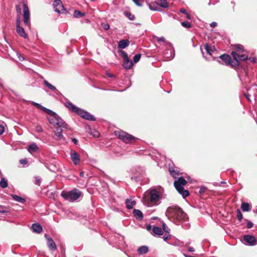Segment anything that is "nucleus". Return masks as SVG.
<instances>
[{"instance_id":"4be33fe9","label":"nucleus","mask_w":257,"mask_h":257,"mask_svg":"<svg viewBox=\"0 0 257 257\" xmlns=\"http://www.w3.org/2000/svg\"><path fill=\"white\" fill-rule=\"evenodd\" d=\"M63 127L58 126L56 128V131L55 132V135L56 137L57 140H60L63 138V135L62 134Z\"/></svg>"},{"instance_id":"4c0bfd02","label":"nucleus","mask_w":257,"mask_h":257,"mask_svg":"<svg viewBox=\"0 0 257 257\" xmlns=\"http://www.w3.org/2000/svg\"><path fill=\"white\" fill-rule=\"evenodd\" d=\"M181 25L186 28H190L191 27L190 23L188 21H184L181 23Z\"/></svg>"},{"instance_id":"6e6d98bb","label":"nucleus","mask_w":257,"mask_h":257,"mask_svg":"<svg viewBox=\"0 0 257 257\" xmlns=\"http://www.w3.org/2000/svg\"><path fill=\"white\" fill-rule=\"evenodd\" d=\"M246 226L248 228H251L253 226V223L249 221L247 222Z\"/></svg>"},{"instance_id":"cd10ccee","label":"nucleus","mask_w":257,"mask_h":257,"mask_svg":"<svg viewBox=\"0 0 257 257\" xmlns=\"http://www.w3.org/2000/svg\"><path fill=\"white\" fill-rule=\"evenodd\" d=\"M11 196L14 200L18 202L23 203L25 202V199L24 198L21 197L16 195H12Z\"/></svg>"},{"instance_id":"864d4df0","label":"nucleus","mask_w":257,"mask_h":257,"mask_svg":"<svg viewBox=\"0 0 257 257\" xmlns=\"http://www.w3.org/2000/svg\"><path fill=\"white\" fill-rule=\"evenodd\" d=\"M41 182V179L39 177L35 178V184L38 185H40Z\"/></svg>"},{"instance_id":"f704fd0d","label":"nucleus","mask_w":257,"mask_h":257,"mask_svg":"<svg viewBox=\"0 0 257 257\" xmlns=\"http://www.w3.org/2000/svg\"><path fill=\"white\" fill-rule=\"evenodd\" d=\"M169 172L170 174L174 177H176V175L179 174L178 172L175 171L173 168L169 167Z\"/></svg>"},{"instance_id":"1a4fd4ad","label":"nucleus","mask_w":257,"mask_h":257,"mask_svg":"<svg viewBox=\"0 0 257 257\" xmlns=\"http://www.w3.org/2000/svg\"><path fill=\"white\" fill-rule=\"evenodd\" d=\"M150 201L153 204H157L160 199L162 198L161 195L156 189H153L150 191Z\"/></svg>"},{"instance_id":"603ef678","label":"nucleus","mask_w":257,"mask_h":257,"mask_svg":"<svg viewBox=\"0 0 257 257\" xmlns=\"http://www.w3.org/2000/svg\"><path fill=\"white\" fill-rule=\"evenodd\" d=\"M207 188L206 187L203 186L199 190V193L200 194H202L204 193L207 190Z\"/></svg>"},{"instance_id":"bb28decb","label":"nucleus","mask_w":257,"mask_h":257,"mask_svg":"<svg viewBox=\"0 0 257 257\" xmlns=\"http://www.w3.org/2000/svg\"><path fill=\"white\" fill-rule=\"evenodd\" d=\"M149 251V248L147 246H142L138 249V251L140 254H143L147 253Z\"/></svg>"},{"instance_id":"7c9ffc66","label":"nucleus","mask_w":257,"mask_h":257,"mask_svg":"<svg viewBox=\"0 0 257 257\" xmlns=\"http://www.w3.org/2000/svg\"><path fill=\"white\" fill-rule=\"evenodd\" d=\"M32 104L33 105L36 106L38 109H41L44 111V112H46L47 110H48V108L43 106L39 103H36L35 102H32Z\"/></svg>"},{"instance_id":"a19ab883","label":"nucleus","mask_w":257,"mask_h":257,"mask_svg":"<svg viewBox=\"0 0 257 257\" xmlns=\"http://www.w3.org/2000/svg\"><path fill=\"white\" fill-rule=\"evenodd\" d=\"M125 15L130 20H134L135 19L134 15L131 14V13L129 12L125 13Z\"/></svg>"},{"instance_id":"c756f323","label":"nucleus","mask_w":257,"mask_h":257,"mask_svg":"<svg viewBox=\"0 0 257 257\" xmlns=\"http://www.w3.org/2000/svg\"><path fill=\"white\" fill-rule=\"evenodd\" d=\"M8 182L7 180L5 178H3L1 179L0 181V186L2 188H6L8 187Z\"/></svg>"},{"instance_id":"3c124183","label":"nucleus","mask_w":257,"mask_h":257,"mask_svg":"<svg viewBox=\"0 0 257 257\" xmlns=\"http://www.w3.org/2000/svg\"><path fill=\"white\" fill-rule=\"evenodd\" d=\"M16 10L18 15H20L21 13V4H19L16 6Z\"/></svg>"},{"instance_id":"a878e982","label":"nucleus","mask_w":257,"mask_h":257,"mask_svg":"<svg viewBox=\"0 0 257 257\" xmlns=\"http://www.w3.org/2000/svg\"><path fill=\"white\" fill-rule=\"evenodd\" d=\"M133 65V62L128 59V58L124 60L123 66L125 69H130Z\"/></svg>"},{"instance_id":"dca6fc26","label":"nucleus","mask_w":257,"mask_h":257,"mask_svg":"<svg viewBox=\"0 0 257 257\" xmlns=\"http://www.w3.org/2000/svg\"><path fill=\"white\" fill-rule=\"evenodd\" d=\"M39 147L35 143H33L30 144L28 148V151L31 154L34 152H37L39 151Z\"/></svg>"},{"instance_id":"0e129e2a","label":"nucleus","mask_w":257,"mask_h":257,"mask_svg":"<svg viewBox=\"0 0 257 257\" xmlns=\"http://www.w3.org/2000/svg\"><path fill=\"white\" fill-rule=\"evenodd\" d=\"M152 229V226L151 225H148L147 226V229L148 231H151Z\"/></svg>"},{"instance_id":"c03bdc74","label":"nucleus","mask_w":257,"mask_h":257,"mask_svg":"<svg viewBox=\"0 0 257 257\" xmlns=\"http://www.w3.org/2000/svg\"><path fill=\"white\" fill-rule=\"evenodd\" d=\"M120 53L121 54V57L123 58V60L128 58L127 54L124 51H120Z\"/></svg>"},{"instance_id":"338daca9","label":"nucleus","mask_w":257,"mask_h":257,"mask_svg":"<svg viewBox=\"0 0 257 257\" xmlns=\"http://www.w3.org/2000/svg\"><path fill=\"white\" fill-rule=\"evenodd\" d=\"M163 239L165 240V241H167V239L169 238V236H163Z\"/></svg>"},{"instance_id":"72a5a7b5","label":"nucleus","mask_w":257,"mask_h":257,"mask_svg":"<svg viewBox=\"0 0 257 257\" xmlns=\"http://www.w3.org/2000/svg\"><path fill=\"white\" fill-rule=\"evenodd\" d=\"M73 16L75 18H80L84 16V14L81 13L78 10H75L74 12Z\"/></svg>"},{"instance_id":"c85d7f7f","label":"nucleus","mask_w":257,"mask_h":257,"mask_svg":"<svg viewBox=\"0 0 257 257\" xmlns=\"http://www.w3.org/2000/svg\"><path fill=\"white\" fill-rule=\"evenodd\" d=\"M241 208L243 211H249L250 210V206L247 203H242L241 205Z\"/></svg>"},{"instance_id":"f8f14e48","label":"nucleus","mask_w":257,"mask_h":257,"mask_svg":"<svg viewBox=\"0 0 257 257\" xmlns=\"http://www.w3.org/2000/svg\"><path fill=\"white\" fill-rule=\"evenodd\" d=\"M71 159L75 165H77L80 161V157L79 155L74 151L71 150L70 152Z\"/></svg>"},{"instance_id":"37998d69","label":"nucleus","mask_w":257,"mask_h":257,"mask_svg":"<svg viewBox=\"0 0 257 257\" xmlns=\"http://www.w3.org/2000/svg\"><path fill=\"white\" fill-rule=\"evenodd\" d=\"M91 135H92L95 138H98L100 136L99 133L95 130H93L91 133Z\"/></svg>"},{"instance_id":"a18cd8bd","label":"nucleus","mask_w":257,"mask_h":257,"mask_svg":"<svg viewBox=\"0 0 257 257\" xmlns=\"http://www.w3.org/2000/svg\"><path fill=\"white\" fill-rule=\"evenodd\" d=\"M136 5L141 7L143 5V1L141 0H132Z\"/></svg>"},{"instance_id":"e433bc0d","label":"nucleus","mask_w":257,"mask_h":257,"mask_svg":"<svg viewBox=\"0 0 257 257\" xmlns=\"http://www.w3.org/2000/svg\"><path fill=\"white\" fill-rule=\"evenodd\" d=\"M141 54H138L134 56L133 58V61L135 63H137L139 61V60L141 59Z\"/></svg>"},{"instance_id":"49530a36","label":"nucleus","mask_w":257,"mask_h":257,"mask_svg":"<svg viewBox=\"0 0 257 257\" xmlns=\"http://www.w3.org/2000/svg\"><path fill=\"white\" fill-rule=\"evenodd\" d=\"M36 131L38 133H41L43 132V128L40 125H37L36 126Z\"/></svg>"},{"instance_id":"ea45409f","label":"nucleus","mask_w":257,"mask_h":257,"mask_svg":"<svg viewBox=\"0 0 257 257\" xmlns=\"http://www.w3.org/2000/svg\"><path fill=\"white\" fill-rule=\"evenodd\" d=\"M162 227H163V230L165 232H167V233L169 232L170 229L169 228V227L167 226V225L164 222H163L162 223Z\"/></svg>"},{"instance_id":"6e6552de","label":"nucleus","mask_w":257,"mask_h":257,"mask_svg":"<svg viewBox=\"0 0 257 257\" xmlns=\"http://www.w3.org/2000/svg\"><path fill=\"white\" fill-rule=\"evenodd\" d=\"M24 23L26 26L30 28V13L28 5L26 4H23Z\"/></svg>"},{"instance_id":"20e7f679","label":"nucleus","mask_w":257,"mask_h":257,"mask_svg":"<svg viewBox=\"0 0 257 257\" xmlns=\"http://www.w3.org/2000/svg\"><path fill=\"white\" fill-rule=\"evenodd\" d=\"M65 106L69 110H71L73 112L77 113L81 117L86 120L90 121H94L95 120V117L92 115L90 114L87 111H85L84 110L81 109L80 108L77 107L76 106L72 104L71 102H66L65 103Z\"/></svg>"},{"instance_id":"774afa93","label":"nucleus","mask_w":257,"mask_h":257,"mask_svg":"<svg viewBox=\"0 0 257 257\" xmlns=\"http://www.w3.org/2000/svg\"><path fill=\"white\" fill-rule=\"evenodd\" d=\"M244 95H245V97H246V98L248 100H249V101H250V99H249V95L248 94H245V93L244 94Z\"/></svg>"},{"instance_id":"39448f33","label":"nucleus","mask_w":257,"mask_h":257,"mask_svg":"<svg viewBox=\"0 0 257 257\" xmlns=\"http://www.w3.org/2000/svg\"><path fill=\"white\" fill-rule=\"evenodd\" d=\"M186 181L182 177H179L174 183V185L178 192L185 198L189 195V191L184 189L183 186L186 185Z\"/></svg>"},{"instance_id":"6ab92c4d","label":"nucleus","mask_w":257,"mask_h":257,"mask_svg":"<svg viewBox=\"0 0 257 257\" xmlns=\"http://www.w3.org/2000/svg\"><path fill=\"white\" fill-rule=\"evenodd\" d=\"M32 229L33 232L39 233L42 231V227L38 223H34L32 225Z\"/></svg>"},{"instance_id":"7ed1b4c3","label":"nucleus","mask_w":257,"mask_h":257,"mask_svg":"<svg viewBox=\"0 0 257 257\" xmlns=\"http://www.w3.org/2000/svg\"><path fill=\"white\" fill-rule=\"evenodd\" d=\"M45 112L48 114L47 118L51 124L67 128V124L55 112L49 109H48Z\"/></svg>"},{"instance_id":"9d476101","label":"nucleus","mask_w":257,"mask_h":257,"mask_svg":"<svg viewBox=\"0 0 257 257\" xmlns=\"http://www.w3.org/2000/svg\"><path fill=\"white\" fill-rule=\"evenodd\" d=\"M243 241H244V244L250 246L255 245L257 243V240L255 237L250 235H244Z\"/></svg>"},{"instance_id":"09e8293b","label":"nucleus","mask_w":257,"mask_h":257,"mask_svg":"<svg viewBox=\"0 0 257 257\" xmlns=\"http://www.w3.org/2000/svg\"><path fill=\"white\" fill-rule=\"evenodd\" d=\"M8 211L6 210V208L3 206H0V213H7Z\"/></svg>"},{"instance_id":"052dcab7","label":"nucleus","mask_w":257,"mask_h":257,"mask_svg":"<svg viewBox=\"0 0 257 257\" xmlns=\"http://www.w3.org/2000/svg\"><path fill=\"white\" fill-rule=\"evenodd\" d=\"M19 59L20 61H23L24 60V57L23 56H21L20 54H19Z\"/></svg>"},{"instance_id":"aec40b11","label":"nucleus","mask_w":257,"mask_h":257,"mask_svg":"<svg viewBox=\"0 0 257 257\" xmlns=\"http://www.w3.org/2000/svg\"><path fill=\"white\" fill-rule=\"evenodd\" d=\"M204 47L206 51V53L210 55H211L212 53L215 50L214 46L209 45L207 43L204 45Z\"/></svg>"},{"instance_id":"c9c22d12","label":"nucleus","mask_w":257,"mask_h":257,"mask_svg":"<svg viewBox=\"0 0 257 257\" xmlns=\"http://www.w3.org/2000/svg\"><path fill=\"white\" fill-rule=\"evenodd\" d=\"M154 39L159 42H164L165 45L167 44V42L165 41V39L164 37H158L156 36L154 37Z\"/></svg>"},{"instance_id":"e2e57ef3","label":"nucleus","mask_w":257,"mask_h":257,"mask_svg":"<svg viewBox=\"0 0 257 257\" xmlns=\"http://www.w3.org/2000/svg\"><path fill=\"white\" fill-rule=\"evenodd\" d=\"M72 142L74 143V144H77V142H78V141H77V139H75V138H73V139H72Z\"/></svg>"},{"instance_id":"a211bd4d","label":"nucleus","mask_w":257,"mask_h":257,"mask_svg":"<svg viewBox=\"0 0 257 257\" xmlns=\"http://www.w3.org/2000/svg\"><path fill=\"white\" fill-rule=\"evenodd\" d=\"M130 44V41L128 40H120L118 44V48L123 49L127 47Z\"/></svg>"},{"instance_id":"de8ad7c7","label":"nucleus","mask_w":257,"mask_h":257,"mask_svg":"<svg viewBox=\"0 0 257 257\" xmlns=\"http://www.w3.org/2000/svg\"><path fill=\"white\" fill-rule=\"evenodd\" d=\"M102 26L103 28V29L105 30H108L110 27L108 23H102Z\"/></svg>"},{"instance_id":"680f3d73","label":"nucleus","mask_w":257,"mask_h":257,"mask_svg":"<svg viewBox=\"0 0 257 257\" xmlns=\"http://www.w3.org/2000/svg\"><path fill=\"white\" fill-rule=\"evenodd\" d=\"M106 75L108 77H110V78L113 77V76H114V75L112 74H111V73H108V72L106 73Z\"/></svg>"},{"instance_id":"423d86ee","label":"nucleus","mask_w":257,"mask_h":257,"mask_svg":"<svg viewBox=\"0 0 257 257\" xmlns=\"http://www.w3.org/2000/svg\"><path fill=\"white\" fill-rule=\"evenodd\" d=\"M81 195V192L77 189H74L69 192L62 191L61 196L66 200L73 202L78 199Z\"/></svg>"},{"instance_id":"4468645a","label":"nucleus","mask_w":257,"mask_h":257,"mask_svg":"<svg viewBox=\"0 0 257 257\" xmlns=\"http://www.w3.org/2000/svg\"><path fill=\"white\" fill-rule=\"evenodd\" d=\"M219 58L222 60L223 61H224L225 62V63H226V65H230L231 66H232L231 64H234L233 63V62L234 61H231V57L227 55V54H223V55H221Z\"/></svg>"},{"instance_id":"5701e85b","label":"nucleus","mask_w":257,"mask_h":257,"mask_svg":"<svg viewBox=\"0 0 257 257\" xmlns=\"http://www.w3.org/2000/svg\"><path fill=\"white\" fill-rule=\"evenodd\" d=\"M133 215L137 219L142 220L143 218V214L142 211L139 209L133 210Z\"/></svg>"},{"instance_id":"9b49d317","label":"nucleus","mask_w":257,"mask_h":257,"mask_svg":"<svg viewBox=\"0 0 257 257\" xmlns=\"http://www.w3.org/2000/svg\"><path fill=\"white\" fill-rule=\"evenodd\" d=\"M54 11L58 13H64L66 10L60 0H55L53 3Z\"/></svg>"},{"instance_id":"f257e3e1","label":"nucleus","mask_w":257,"mask_h":257,"mask_svg":"<svg viewBox=\"0 0 257 257\" xmlns=\"http://www.w3.org/2000/svg\"><path fill=\"white\" fill-rule=\"evenodd\" d=\"M166 214L169 218H171L178 221H185L187 218L186 214L181 208L176 206L168 207Z\"/></svg>"},{"instance_id":"b1692460","label":"nucleus","mask_w":257,"mask_h":257,"mask_svg":"<svg viewBox=\"0 0 257 257\" xmlns=\"http://www.w3.org/2000/svg\"><path fill=\"white\" fill-rule=\"evenodd\" d=\"M148 5L150 10L154 11H161L158 7V5L156 4V0L155 3H149Z\"/></svg>"},{"instance_id":"2eb2a0df","label":"nucleus","mask_w":257,"mask_h":257,"mask_svg":"<svg viewBox=\"0 0 257 257\" xmlns=\"http://www.w3.org/2000/svg\"><path fill=\"white\" fill-rule=\"evenodd\" d=\"M16 32L19 35L25 39L28 38V35L25 32L24 29L22 27H16Z\"/></svg>"},{"instance_id":"ddd939ff","label":"nucleus","mask_w":257,"mask_h":257,"mask_svg":"<svg viewBox=\"0 0 257 257\" xmlns=\"http://www.w3.org/2000/svg\"><path fill=\"white\" fill-rule=\"evenodd\" d=\"M45 237L47 240V245L49 248L53 251L55 250L57 248V246L54 240L47 235H45Z\"/></svg>"},{"instance_id":"0eeeda50","label":"nucleus","mask_w":257,"mask_h":257,"mask_svg":"<svg viewBox=\"0 0 257 257\" xmlns=\"http://www.w3.org/2000/svg\"><path fill=\"white\" fill-rule=\"evenodd\" d=\"M115 134L119 139L126 144H133L137 140L135 137L123 131H116Z\"/></svg>"},{"instance_id":"473e14b6","label":"nucleus","mask_w":257,"mask_h":257,"mask_svg":"<svg viewBox=\"0 0 257 257\" xmlns=\"http://www.w3.org/2000/svg\"><path fill=\"white\" fill-rule=\"evenodd\" d=\"M164 57L168 58H172L174 55L172 54L171 51L169 49L166 50L164 52Z\"/></svg>"},{"instance_id":"58836bf2","label":"nucleus","mask_w":257,"mask_h":257,"mask_svg":"<svg viewBox=\"0 0 257 257\" xmlns=\"http://www.w3.org/2000/svg\"><path fill=\"white\" fill-rule=\"evenodd\" d=\"M242 214L239 209L237 210V218L240 221L242 219Z\"/></svg>"},{"instance_id":"393cba45","label":"nucleus","mask_w":257,"mask_h":257,"mask_svg":"<svg viewBox=\"0 0 257 257\" xmlns=\"http://www.w3.org/2000/svg\"><path fill=\"white\" fill-rule=\"evenodd\" d=\"M153 233L154 235H161L163 234V231L161 228L158 226H154L152 228Z\"/></svg>"},{"instance_id":"f03ea898","label":"nucleus","mask_w":257,"mask_h":257,"mask_svg":"<svg viewBox=\"0 0 257 257\" xmlns=\"http://www.w3.org/2000/svg\"><path fill=\"white\" fill-rule=\"evenodd\" d=\"M235 51L231 52V55L234 59V64H231L233 67H238L239 65V61H244L248 59V55L240 54V53L243 52V47L242 45H236L235 46Z\"/></svg>"},{"instance_id":"8fccbe9b","label":"nucleus","mask_w":257,"mask_h":257,"mask_svg":"<svg viewBox=\"0 0 257 257\" xmlns=\"http://www.w3.org/2000/svg\"><path fill=\"white\" fill-rule=\"evenodd\" d=\"M20 163L21 164H22L23 165H25L28 163V161L26 158L21 159L20 160Z\"/></svg>"},{"instance_id":"13d9d810","label":"nucleus","mask_w":257,"mask_h":257,"mask_svg":"<svg viewBox=\"0 0 257 257\" xmlns=\"http://www.w3.org/2000/svg\"><path fill=\"white\" fill-rule=\"evenodd\" d=\"M188 250L190 252H194L195 251V249L194 247H189L188 248Z\"/></svg>"},{"instance_id":"69168bd1","label":"nucleus","mask_w":257,"mask_h":257,"mask_svg":"<svg viewBox=\"0 0 257 257\" xmlns=\"http://www.w3.org/2000/svg\"><path fill=\"white\" fill-rule=\"evenodd\" d=\"M185 15L186 16V18H187V19H188V20H190L191 19V17L189 15V14L188 13H187V14H186Z\"/></svg>"},{"instance_id":"412c9836","label":"nucleus","mask_w":257,"mask_h":257,"mask_svg":"<svg viewBox=\"0 0 257 257\" xmlns=\"http://www.w3.org/2000/svg\"><path fill=\"white\" fill-rule=\"evenodd\" d=\"M156 4L158 6H160L164 9H167L169 7V4L167 0H156Z\"/></svg>"},{"instance_id":"5fc2aeb1","label":"nucleus","mask_w":257,"mask_h":257,"mask_svg":"<svg viewBox=\"0 0 257 257\" xmlns=\"http://www.w3.org/2000/svg\"><path fill=\"white\" fill-rule=\"evenodd\" d=\"M5 131L4 126L0 124V135H2Z\"/></svg>"},{"instance_id":"bf43d9fd","label":"nucleus","mask_w":257,"mask_h":257,"mask_svg":"<svg viewBox=\"0 0 257 257\" xmlns=\"http://www.w3.org/2000/svg\"><path fill=\"white\" fill-rule=\"evenodd\" d=\"M180 12L181 13H184V14H187V12H186V11L184 9H181L180 10Z\"/></svg>"},{"instance_id":"2f4dec72","label":"nucleus","mask_w":257,"mask_h":257,"mask_svg":"<svg viewBox=\"0 0 257 257\" xmlns=\"http://www.w3.org/2000/svg\"><path fill=\"white\" fill-rule=\"evenodd\" d=\"M44 83L45 85L47 87H48L50 90H51L52 91H56L57 90L56 87L54 86H53V85H52L51 84H50V83H49L47 81L44 80Z\"/></svg>"},{"instance_id":"79ce46f5","label":"nucleus","mask_w":257,"mask_h":257,"mask_svg":"<svg viewBox=\"0 0 257 257\" xmlns=\"http://www.w3.org/2000/svg\"><path fill=\"white\" fill-rule=\"evenodd\" d=\"M21 18L20 15H18L16 20V27H21Z\"/></svg>"},{"instance_id":"4d7b16f0","label":"nucleus","mask_w":257,"mask_h":257,"mask_svg":"<svg viewBox=\"0 0 257 257\" xmlns=\"http://www.w3.org/2000/svg\"><path fill=\"white\" fill-rule=\"evenodd\" d=\"M210 26L212 28H215L217 26V23L216 22H212Z\"/></svg>"},{"instance_id":"f3484780","label":"nucleus","mask_w":257,"mask_h":257,"mask_svg":"<svg viewBox=\"0 0 257 257\" xmlns=\"http://www.w3.org/2000/svg\"><path fill=\"white\" fill-rule=\"evenodd\" d=\"M126 207L128 209H131L136 205V202L133 198L126 199L125 200Z\"/></svg>"}]
</instances>
